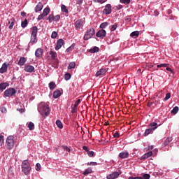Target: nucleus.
Returning a JSON list of instances; mask_svg holds the SVG:
<instances>
[{
	"label": "nucleus",
	"mask_w": 179,
	"mask_h": 179,
	"mask_svg": "<svg viewBox=\"0 0 179 179\" xmlns=\"http://www.w3.org/2000/svg\"><path fill=\"white\" fill-rule=\"evenodd\" d=\"M38 110L41 115L48 117L50 115V107L44 102H41L38 106Z\"/></svg>",
	"instance_id": "nucleus-1"
},
{
	"label": "nucleus",
	"mask_w": 179,
	"mask_h": 179,
	"mask_svg": "<svg viewBox=\"0 0 179 179\" xmlns=\"http://www.w3.org/2000/svg\"><path fill=\"white\" fill-rule=\"evenodd\" d=\"M22 171L25 174V176H29L30 172L31 171V167L30 166V164L29 161L24 160L22 163Z\"/></svg>",
	"instance_id": "nucleus-2"
},
{
	"label": "nucleus",
	"mask_w": 179,
	"mask_h": 179,
	"mask_svg": "<svg viewBox=\"0 0 179 179\" xmlns=\"http://www.w3.org/2000/svg\"><path fill=\"white\" fill-rule=\"evenodd\" d=\"M38 31V29L36 26L31 28V41H30V43L31 44H36V43H37V31Z\"/></svg>",
	"instance_id": "nucleus-3"
},
{
	"label": "nucleus",
	"mask_w": 179,
	"mask_h": 179,
	"mask_svg": "<svg viewBox=\"0 0 179 179\" xmlns=\"http://www.w3.org/2000/svg\"><path fill=\"white\" fill-rule=\"evenodd\" d=\"M6 145L9 150L13 149L15 146V137L13 136H8L6 141Z\"/></svg>",
	"instance_id": "nucleus-4"
},
{
	"label": "nucleus",
	"mask_w": 179,
	"mask_h": 179,
	"mask_svg": "<svg viewBox=\"0 0 179 179\" xmlns=\"http://www.w3.org/2000/svg\"><path fill=\"white\" fill-rule=\"evenodd\" d=\"M150 129H145V131L144 133V136H148V135H150V134H152V132L153 131H155V129H157L159 124H157V123L153 122L150 124Z\"/></svg>",
	"instance_id": "nucleus-5"
},
{
	"label": "nucleus",
	"mask_w": 179,
	"mask_h": 179,
	"mask_svg": "<svg viewBox=\"0 0 179 179\" xmlns=\"http://www.w3.org/2000/svg\"><path fill=\"white\" fill-rule=\"evenodd\" d=\"M94 34H96V31L94 30V28H90L86 31L83 39L85 41L90 40V38H92V36H94Z\"/></svg>",
	"instance_id": "nucleus-6"
},
{
	"label": "nucleus",
	"mask_w": 179,
	"mask_h": 179,
	"mask_svg": "<svg viewBox=\"0 0 179 179\" xmlns=\"http://www.w3.org/2000/svg\"><path fill=\"white\" fill-rule=\"evenodd\" d=\"M14 94H16V90L15 88H8L4 92L5 97H12Z\"/></svg>",
	"instance_id": "nucleus-7"
},
{
	"label": "nucleus",
	"mask_w": 179,
	"mask_h": 179,
	"mask_svg": "<svg viewBox=\"0 0 179 179\" xmlns=\"http://www.w3.org/2000/svg\"><path fill=\"white\" fill-rule=\"evenodd\" d=\"M112 12L111 4H106L103 10V15H110Z\"/></svg>",
	"instance_id": "nucleus-8"
},
{
	"label": "nucleus",
	"mask_w": 179,
	"mask_h": 179,
	"mask_svg": "<svg viewBox=\"0 0 179 179\" xmlns=\"http://www.w3.org/2000/svg\"><path fill=\"white\" fill-rule=\"evenodd\" d=\"M107 73V69H101L99 70L95 74V76L98 78L99 76H104Z\"/></svg>",
	"instance_id": "nucleus-9"
},
{
	"label": "nucleus",
	"mask_w": 179,
	"mask_h": 179,
	"mask_svg": "<svg viewBox=\"0 0 179 179\" xmlns=\"http://www.w3.org/2000/svg\"><path fill=\"white\" fill-rule=\"evenodd\" d=\"M65 44V42L63 41L62 38L59 39L57 41V45L55 46V50L58 51V50H60V48Z\"/></svg>",
	"instance_id": "nucleus-10"
},
{
	"label": "nucleus",
	"mask_w": 179,
	"mask_h": 179,
	"mask_svg": "<svg viewBox=\"0 0 179 179\" xmlns=\"http://www.w3.org/2000/svg\"><path fill=\"white\" fill-rule=\"evenodd\" d=\"M74 26H75L76 30L79 31L80 30V27L83 26V22H82V20H78L75 22Z\"/></svg>",
	"instance_id": "nucleus-11"
},
{
	"label": "nucleus",
	"mask_w": 179,
	"mask_h": 179,
	"mask_svg": "<svg viewBox=\"0 0 179 179\" xmlns=\"http://www.w3.org/2000/svg\"><path fill=\"white\" fill-rule=\"evenodd\" d=\"M120 177V173L118 172H113V173H110L106 176L107 179H115L118 178Z\"/></svg>",
	"instance_id": "nucleus-12"
},
{
	"label": "nucleus",
	"mask_w": 179,
	"mask_h": 179,
	"mask_svg": "<svg viewBox=\"0 0 179 179\" xmlns=\"http://www.w3.org/2000/svg\"><path fill=\"white\" fill-rule=\"evenodd\" d=\"M106 34H107L106 30L101 29L96 34V36L99 38H103L106 36Z\"/></svg>",
	"instance_id": "nucleus-13"
},
{
	"label": "nucleus",
	"mask_w": 179,
	"mask_h": 179,
	"mask_svg": "<svg viewBox=\"0 0 179 179\" xmlns=\"http://www.w3.org/2000/svg\"><path fill=\"white\" fill-rule=\"evenodd\" d=\"M24 71H25V72L29 73L34 72V66L31 65L25 64L24 67Z\"/></svg>",
	"instance_id": "nucleus-14"
},
{
	"label": "nucleus",
	"mask_w": 179,
	"mask_h": 179,
	"mask_svg": "<svg viewBox=\"0 0 179 179\" xmlns=\"http://www.w3.org/2000/svg\"><path fill=\"white\" fill-rule=\"evenodd\" d=\"M43 54V51L42 48H38L35 51V57H36V58H42Z\"/></svg>",
	"instance_id": "nucleus-15"
},
{
	"label": "nucleus",
	"mask_w": 179,
	"mask_h": 179,
	"mask_svg": "<svg viewBox=\"0 0 179 179\" xmlns=\"http://www.w3.org/2000/svg\"><path fill=\"white\" fill-rule=\"evenodd\" d=\"M43 6H43V3L42 2L38 3V4L35 7V12L36 13L41 12V10H43Z\"/></svg>",
	"instance_id": "nucleus-16"
},
{
	"label": "nucleus",
	"mask_w": 179,
	"mask_h": 179,
	"mask_svg": "<svg viewBox=\"0 0 179 179\" xmlns=\"http://www.w3.org/2000/svg\"><path fill=\"white\" fill-rule=\"evenodd\" d=\"M27 61V59H26L24 57H21L18 62V65H20V66H23V65L26 64Z\"/></svg>",
	"instance_id": "nucleus-17"
},
{
	"label": "nucleus",
	"mask_w": 179,
	"mask_h": 179,
	"mask_svg": "<svg viewBox=\"0 0 179 179\" xmlns=\"http://www.w3.org/2000/svg\"><path fill=\"white\" fill-rule=\"evenodd\" d=\"M8 71V64L3 63L1 68L0 69V73H5Z\"/></svg>",
	"instance_id": "nucleus-18"
},
{
	"label": "nucleus",
	"mask_w": 179,
	"mask_h": 179,
	"mask_svg": "<svg viewBox=\"0 0 179 179\" xmlns=\"http://www.w3.org/2000/svg\"><path fill=\"white\" fill-rule=\"evenodd\" d=\"M128 156H129V152H122L119 154V157H120V159H127Z\"/></svg>",
	"instance_id": "nucleus-19"
},
{
	"label": "nucleus",
	"mask_w": 179,
	"mask_h": 179,
	"mask_svg": "<svg viewBox=\"0 0 179 179\" xmlns=\"http://www.w3.org/2000/svg\"><path fill=\"white\" fill-rule=\"evenodd\" d=\"M15 18H11L8 21V24H10L9 27H8V29L10 30H12V29H13V27L15 26Z\"/></svg>",
	"instance_id": "nucleus-20"
},
{
	"label": "nucleus",
	"mask_w": 179,
	"mask_h": 179,
	"mask_svg": "<svg viewBox=\"0 0 179 179\" xmlns=\"http://www.w3.org/2000/svg\"><path fill=\"white\" fill-rule=\"evenodd\" d=\"M60 96H61V91L59 90H55L53 92L54 99H58V97H60Z\"/></svg>",
	"instance_id": "nucleus-21"
},
{
	"label": "nucleus",
	"mask_w": 179,
	"mask_h": 179,
	"mask_svg": "<svg viewBox=\"0 0 179 179\" xmlns=\"http://www.w3.org/2000/svg\"><path fill=\"white\" fill-rule=\"evenodd\" d=\"M100 51V49L97 46H94V48L90 49L89 52H91V54H94L95 52H99Z\"/></svg>",
	"instance_id": "nucleus-22"
},
{
	"label": "nucleus",
	"mask_w": 179,
	"mask_h": 179,
	"mask_svg": "<svg viewBox=\"0 0 179 179\" xmlns=\"http://www.w3.org/2000/svg\"><path fill=\"white\" fill-rule=\"evenodd\" d=\"M52 59H57V57H58L57 55V52H54L52 50L50 51L49 52Z\"/></svg>",
	"instance_id": "nucleus-23"
},
{
	"label": "nucleus",
	"mask_w": 179,
	"mask_h": 179,
	"mask_svg": "<svg viewBox=\"0 0 179 179\" xmlns=\"http://www.w3.org/2000/svg\"><path fill=\"white\" fill-rule=\"evenodd\" d=\"M152 155H153V152L152 151H150V152L145 153L144 155H143L141 157V159H149V157H150V156H152Z\"/></svg>",
	"instance_id": "nucleus-24"
},
{
	"label": "nucleus",
	"mask_w": 179,
	"mask_h": 179,
	"mask_svg": "<svg viewBox=\"0 0 179 179\" xmlns=\"http://www.w3.org/2000/svg\"><path fill=\"white\" fill-rule=\"evenodd\" d=\"M9 86V84L8 83H3L0 84V90H5L6 87Z\"/></svg>",
	"instance_id": "nucleus-25"
},
{
	"label": "nucleus",
	"mask_w": 179,
	"mask_h": 179,
	"mask_svg": "<svg viewBox=\"0 0 179 179\" xmlns=\"http://www.w3.org/2000/svg\"><path fill=\"white\" fill-rule=\"evenodd\" d=\"M131 37H134V38H136V37H139V31H134L130 34Z\"/></svg>",
	"instance_id": "nucleus-26"
},
{
	"label": "nucleus",
	"mask_w": 179,
	"mask_h": 179,
	"mask_svg": "<svg viewBox=\"0 0 179 179\" xmlns=\"http://www.w3.org/2000/svg\"><path fill=\"white\" fill-rule=\"evenodd\" d=\"M171 141H173V138L171 137L166 138L164 142V146H167V145H169V143H170V142H171Z\"/></svg>",
	"instance_id": "nucleus-27"
},
{
	"label": "nucleus",
	"mask_w": 179,
	"mask_h": 179,
	"mask_svg": "<svg viewBox=\"0 0 179 179\" xmlns=\"http://www.w3.org/2000/svg\"><path fill=\"white\" fill-rule=\"evenodd\" d=\"M55 87H57V85H55V83L54 82H50L49 83V88L51 90H54V89H55Z\"/></svg>",
	"instance_id": "nucleus-28"
},
{
	"label": "nucleus",
	"mask_w": 179,
	"mask_h": 179,
	"mask_svg": "<svg viewBox=\"0 0 179 179\" xmlns=\"http://www.w3.org/2000/svg\"><path fill=\"white\" fill-rule=\"evenodd\" d=\"M56 124L58 127V128H59L60 129H62V128H64V125L62 124V122L59 120H57L56 121Z\"/></svg>",
	"instance_id": "nucleus-29"
},
{
	"label": "nucleus",
	"mask_w": 179,
	"mask_h": 179,
	"mask_svg": "<svg viewBox=\"0 0 179 179\" xmlns=\"http://www.w3.org/2000/svg\"><path fill=\"white\" fill-rule=\"evenodd\" d=\"M76 66V63L75 62H72L69 64L68 69H74Z\"/></svg>",
	"instance_id": "nucleus-30"
},
{
	"label": "nucleus",
	"mask_w": 179,
	"mask_h": 179,
	"mask_svg": "<svg viewBox=\"0 0 179 179\" xmlns=\"http://www.w3.org/2000/svg\"><path fill=\"white\" fill-rule=\"evenodd\" d=\"M92 173V169L90 168H88L83 173V176H87L88 174H91Z\"/></svg>",
	"instance_id": "nucleus-31"
},
{
	"label": "nucleus",
	"mask_w": 179,
	"mask_h": 179,
	"mask_svg": "<svg viewBox=\"0 0 179 179\" xmlns=\"http://www.w3.org/2000/svg\"><path fill=\"white\" fill-rule=\"evenodd\" d=\"M28 128H29V131H33V129H34V123L30 122L28 124Z\"/></svg>",
	"instance_id": "nucleus-32"
},
{
	"label": "nucleus",
	"mask_w": 179,
	"mask_h": 179,
	"mask_svg": "<svg viewBox=\"0 0 179 179\" xmlns=\"http://www.w3.org/2000/svg\"><path fill=\"white\" fill-rule=\"evenodd\" d=\"M178 106H176L173 108V110L171 111V114L176 115L177 113H178Z\"/></svg>",
	"instance_id": "nucleus-33"
},
{
	"label": "nucleus",
	"mask_w": 179,
	"mask_h": 179,
	"mask_svg": "<svg viewBox=\"0 0 179 179\" xmlns=\"http://www.w3.org/2000/svg\"><path fill=\"white\" fill-rule=\"evenodd\" d=\"M27 23H28L27 19H25L24 21H22V22H21V27H22L23 29H24V27H27Z\"/></svg>",
	"instance_id": "nucleus-34"
},
{
	"label": "nucleus",
	"mask_w": 179,
	"mask_h": 179,
	"mask_svg": "<svg viewBox=\"0 0 179 179\" xmlns=\"http://www.w3.org/2000/svg\"><path fill=\"white\" fill-rule=\"evenodd\" d=\"M108 26V22H103L100 24V29H106Z\"/></svg>",
	"instance_id": "nucleus-35"
},
{
	"label": "nucleus",
	"mask_w": 179,
	"mask_h": 179,
	"mask_svg": "<svg viewBox=\"0 0 179 179\" xmlns=\"http://www.w3.org/2000/svg\"><path fill=\"white\" fill-rule=\"evenodd\" d=\"M169 65V64H161L157 65V68H167Z\"/></svg>",
	"instance_id": "nucleus-36"
},
{
	"label": "nucleus",
	"mask_w": 179,
	"mask_h": 179,
	"mask_svg": "<svg viewBox=\"0 0 179 179\" xmlns=\"http://www.w3.org/2000/svg\"><path fill=\"white\" fill-rule=\"evenodd\" d=\"M43 13L47 16L49 13H50V8H45L43 11Z\"/></svg>",
	"instance_id": "nucleus-37"
},
{
	"label": "nucleus",
	"mask_w": 179,
	"mask_h": 179,
	"mask_svg": "<svg viewBox=\"0 0 179 179\" xmlns=\"http://www.w3.org/2000/svg\"><path fill=\"white\" fill-rule=\"evenodd\" d=\"M75 48V43H73L69 48L66 49L67 52H70V51H72Z\"/></svg>",
	"instance_id": "nucleus-38"
},
{
	"label": "nucleus",
	"mask_w": 179,
	"mask_h": 179,
	"mask_svg": "<svg viewBox=\"0 0 179 179\" xmlns=\"http://www.w3.org/2000/svg\"><path fill=\"white\" fill-rule=\"evenodd\" d=\"M61 9L62 12H65V13H68V9H66V6L65 5H62Z\"/></svg>",
	"instance_id": "nucleus-39"
},
{
	"label": "nucleus",
	"mask_w": 179,
	"mask_h": 179,
	"mask_svg": "<svg viewBox=\"0 0 179 179\" xmlns=\"http://www.w3.org/2000/svg\"><path fill=\"white\" fill-rule=\"evenodd\" d=\"M117 27H118V24H115L110 26V31H115L117 29Z\"/></svg>",
	"instance_id": "nucleus-40"
},
{
	"label": "nucleus",
	"mask_w": 179,
	"mask_h": 179,
	"mask_svg": "<svg viewBox=\"0 0 179 179\" xmlns=\"http://www.w3.org/2000/svg\"><path fill=\"white\" fill-rule=\"evenodd\" d=\"M62 148L64 150H66V152H68L69 153H70V152H71V148H68V146L62 145Z\"/></svg>",
	"instance_id": "nucleus-41"
},
{
	"label": "nucleus",
	"mask_w": 179,
	"mask_h": 179,
	"mask_svg": "<svg viewBox=\"0 0 179 179\" xmlns=\"http://www.w3.org/2000/svg\"><path fill=\"white\" fill-rule=\"evenodd\" d=\"M48 20H49V22L51 23V22L54 21V15L50 14L48 17Z\"/></svg>",
	"instance_id": "nucleus-42"
},
{
	"label": "nucleus",
	"mask_w": 179,
	"mask_h": 179,
	"mask_svg": "<svg viewBox=\"0 0 179 179\" xmlns=\"http://www.w3.org/2000/svg\"><path fill=\"white\" fill-rule=\"evenodd\" d=\"M64 79L65 80H69L71 79V73H67L64 75Z\"/></svg>",
	"instance_id": "nucleus-43"
},
{
	"label": "nucleus",
	"mask_w": 179,
	"mask_h": 179,
	"mask_svg": "<svg viewBox=\"0 0 179 179\" xmlns=\"http://www.w3.org/2000/svg\"><path fill=\"white\" fill-rule=\"evenodd\" d=\"M58 33L57 31H53L51 35V38H57Z\"/></svg>",
	"instance_id": "nucleus-44"
},
{
	"label": "nucleus",
	"mask_w": 179,
	"mask_h": 179,
	"mask_svg": "<svg viewBox=\"0 0 179 179\" xmlns=\"http://www.w3.org/2000/svg\"><path fill=\"white\" fill-rule=\"evenodd\" d=\"M41 170V165L39 163H37L36 165V171H40Z\"/></svg>",
	"instance_id": "nucleus-45"
},
{
	"label": "nucleus",
	"mask_w": 179,
	"mask_h": 179,
	"mask_svg": "<svg viewBox=\"0 0 179 179\" xmlns=\"http://www.w3.org/2000/svg\"><path fill=\"white\" fill-rule=\"evenodd\" d=\"M78 111V108L76 106H71V113L73 114Z\"/></svg>",
	"instance_id": "nucleus-46"
},
{
	"label": "nucleus",
	"mask_w": 179,
	"mask_h": 179,
	"mask_svg": "<svg viewBox=\"0 0 179 179\" xmlns=\"http://www.w3.org/2000/svg\"><path fill=\"white\" fill-rule=\"evenodd\" d=\"M44 17H45V15L43 13H42L38 15V20H43V19H44Z\"/></svg>",
	"instance_id": "nucleus-47"
},
{
	"label": "nucleus",
	"mask_w": 179,
	"mask_h": 179,
	"mask_svg": "<svg viewBox=\"0 0 179 179\" xmlns=\"http://www.w3.org/2000/svg\"><path fill=\"white\" fill-rule=\"evenodd\" d=\"M121 3H126L128 5L131 3V0H120Z\"/></svg>",
	"instance_id": "nucleus-48"
},
{
	"label": "nucleus",
	"mask_w": 179,
	"mask_h": 179,
	"mask_svg": "<svg viewBox=\"0 0 179 179\" xmlns=\"http://www.w3.org/2000/svg\"><path fill=\"white\" fill-rule=\"evenodd\" d=\"M61 19V16L59 15H55L54 17V21L55 22H58Z\"/></svg>",
	"instance_id": "nucleus-49"
},
{
	"label": "nucleus",
	"mask_w": 179,
	"mask_h": 179,
	"mask_svg": "<svg viewBox=\"0 0 179 179\" xmlns=\"http://www.w3.org/2000/svg\"><path fill=\"white\" fill-rule=\"evenodd\" d=\"M80 101H81L80 99H78L73 104V106L78 108V106L80 104Z\"/></svg>",
	"instance_id": "nucleus-50"
},
{
	"label": "nucleus",
	"mask_w": 179,
	"mask_h": 179,
	"mask_svg": "<svg viewBox=\"0 0 179 179\" xmlns=\"http://www.w3.org/2000/svg\"><path fill=\"white\" fill-rule=\"evenodd\" d=\"M3 136L0 135V146H2V145H3Z\"/></svg>",
	"instance_id": "nucleus-51"
},
{
	"label": "nucleus",
	"mask_w": 179,
	"mask_h": 179,
	"mask_svg": "<svg viewBox=\"0 0 179 179\" xmlns=\"http://www.w3.org/2000/svg\"><path fill=\"white\" fill-rule=\"evenodd\" d=\"M171 97V94L167 93V94H166V96H165V98H164V100H165V101H167V100H169V99H170Z\"/></svg>",
	"instance_id": "nucleus-52"
},
{
	"label": "nucleus",
	"mask_w": 179,
	"mask_h": 179,
	"mask_svg": "<svg viewBox=\"0 0 179 179\" xmlns=\"http://www.w3.org/2000/svg\"><path fill=\"white\" fill-rule=\"evenodd\" d=\"M87 155H88V156H90V157H93V156H94V152H93V151H88L87 152Z\"/></svg>",
	"instance_id": "nucleus-53"
},
{
	"label": "nucleus",
	"mask_w": 179,
	"mask_h": 179,
	"mask_svg": "<svg viewBox=\"0 0 179 179\" xmlns=\"http://www.w3.org/2000/svg\"><path fill=\"white\" fill-rule=\"evenodd\" d=\"M94 1L97 2L98 3H104V2H107V0H94Z\"/></svg>",
	"instance_id": "nucleus-54"
},
{
	"label": "nucleus",
	"mask_w": 179,
	"mask_h": 179,
	"mask_svg": "<svg viewBox=\"0 0 179 179\" xmlns=\"http://www.w3.org/2000/svg\"><path fill=\"white\" fill-rule=\"evenodd\" d=\"M87 166H97V162H88Z\"/></svg>",
	"instance_id": "nucleus-55"
},
{
	"label": "nucleus",
	"mask_w": 179,
	"mask_h": 179,
	"mask_svg": "<svg viewBox=\"0 0 179 179\" xmlns=\"http://www.w3.org/2000/svg\"><path fill=\"white\" fill-rule=\"evenodd\" d=\"M166 70L168 71V72H171V73H174V71H173V69H171V68H169V66H166Z\"/></svg>",
	"instance_id": "nucleus-56"
},
{
	"label": "nucleus",
	"mask_w": 179,
	"mask_h": 179,
	"mask_svg": "<svg viewBox=\"0 0 179 179\" xmlns=\"http://www.w3.org/2000/svg\"><path fill=\"white\" fill-rule=\"evenodd\" d=\"M150 175H149V174L143 175V179H150Z\"/></svg>",
	"instance_id": "nucleus-57"
},
{
	"label": "nucleus",
	"mask_w": 179,
	"mask_h": 179,
	"mask_svg": "<svg viewBox=\"0 0 179 179\" xmlns=\"http://www.w3.org/2000/svg\"><path fill=\"white\" fill-rule=\"evenodd\" d=\"M113 137L114 138H120V133H118V131H117L116 133H115L113 134Z\"/></svg>",
	"instance_id": "nucleus-58"
},
{
	"label": "nucleus",
	"mask_w": 179,
	"mask_h": 179,
	"mask_svg": "<svg viewBox=\"0 0 179 179\" xmlns=\"http://www.w3.org/2000/svg\"><path fill=\"white\" fill-rule=\"evenodd\" d=\"M83 150H85V152H88L89 151V148H87V146H86V145H84L83 147Z\"/></svg>",
	"instance_id": "nucleus-59"
},
{
	"label": "nucleus",
	"mask_w": 179,
	"mask_h": 179,
	"mask_svg": "<svg viewBox=\"0 0 179 179\" xmlns=\"http://www.w3.org/2000/svg\"><path fill=\"white\" fill-rule=\"evenodd\" d=\"M83 3V0H77V5H82Z\"/></svg>",
	"instance_id": "nucleus-60"
},
{
	"label": "nucleus",
	"mask_w": 179,
	"mask_h": 179,
	"mask_svg": "<svg viewBox=\"0 0 179 179\" xmlns=\"http://www.w3.org/2000/svg\"><path fill=\"white\" fill-rule=\"evenodd\" d=\"M147 106L148 107H151L152 106H153V102H148Z\"/></svg>",
	"instance_id": "nucleus-61"
},
{
	"label": "nucleus",
	"mask_w": 179,
	"mask_h": 179,
	"mask_svg": "<svg viewBox=\"0 0 179 179\" xmlns=\"http://www.w3.org/2000/svg\"><path fill=\"white\" fill-rule=\"evenodd\" d=\"M117 9L120 10V9H122V5H118L117 6Z\"/></svg>",
	"instance_id": "nucleus-62"
},
{
	"label": "nucleus",
	"mask_w": 179,
	"mask_h": 179,
	"mask_svg": "<svg viewBox=\"0 0 179 179\" xmlns=\"http://www.w3.org/2000/svg\"><path fill=\"white\" fill-rule=\"evenodd\" d=\"M1 111H2V113L6 111V108H1Z\"/></svg>",
	"instance_id": "nucleus-63"
},
{
	"label": "nucleus",
	"mask_w": 179,
	"mask_h": 179,
	"mask_svg": "<svg viewBox=\"0 0 179 179\" xmlns=\"http://www.w3.org/2000/svg\"><path fill=\"white\" fill-rule=\"evenodd\" d=\"M19 111L21 112V113H24V109L20 108V109L19 110Z\"/></svg>",
	"instance_id": "nucleus-64"
}]
</instances>
